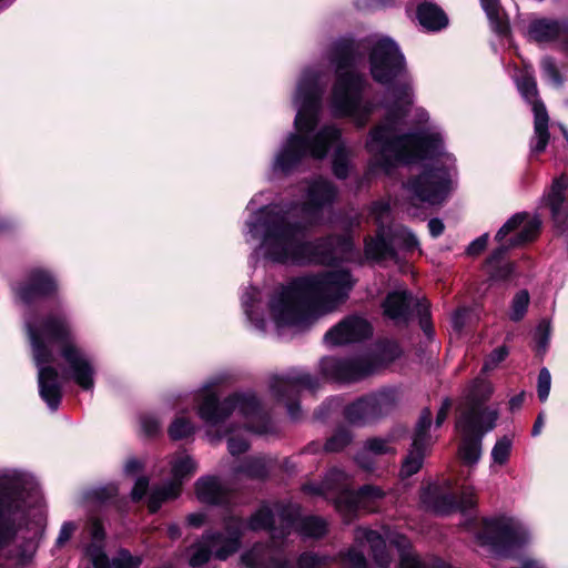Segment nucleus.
Segmentation results:
<instances>
[{"mask_svg":"<svg viewBox=\"0 0 568 568\" xmlns=\"http://www.w3.org/2000/svg\"><path fill=\"white\" fill-rule=\"evenodd\" d=\"M142 559L138 556H133L130 550L121 548L118 552V557L113 559L114 568H140Z\"/></svg>","mask_w":568,"mask_h":568,"instance_id":"59","label":"nucleus"},{"mask_svg":"<svg viewBox=\"0 0 568 568\" xmlns=\"http://www.w3.org/2000/svg\"><path fill=\"white\" fill-rule=\"evenodd\" d=\"M275 528V515L272 508L263 503L247 519L246 529L251 531L273 530Z\"/></svg>","mask_w":568,"mask_h":568,"instance_id":"38","label":"nucleus"},{"mask_svg":"<svg viewBox=\"0 0 568 568\" xmlns=\"http://www.w3.org/2000/svg\"><path fill=\"white\" fill-rule=\"evenodd\" d=\"M239 473L250 479L265 480L270 476V468L264 457H247L239 467Z\"/></svg>","mask_w":568,"mask_h":568,"instance_id":"39","label":"nucleus"},{"mask_svg":"<svg viewBox=\"0 0 568 568\" xmlns=\"http://www.w3.org/2000/svg\"><path fill=\"white\" fill-rule=\"evenodd\" d=\"M416 18L428 31H439L447 27L448 17L445 11L433 2H422L416 8Z\"/></svg>","mask_w":568,"mask_h":568,"instance_id":"32","label":"nucleus"},{"mask_svg":"<svg viewBox=\"0 0 568 568\" xmlns=\"http://www.w3.org/2000/svg\"><path fill=\"white\" fill-rule=\"evenodd\" d=\"M24 499L26 486L20 477H0V550L18 536L17 517L23 510Z\"/></svg>","mask_w":568,"mask_h":568,"instance_id":"11","label":"nucleus"},{"mask_svg":"<svg viewBox=\"0 0 568 568\" xmlns=\"http://www.w3.org/2000/svg\"><path fill=\"white\" fill-rule=\"evenodd\" d=\"M566 184L555 180L549 192L545 195V206L549 209L554 226L564 233L568 231V197L565 194Z\"/></svg>","mask_w":568,"mask_h":568,"instance_id":"28","label":"nucleus"},{"mask_svg":"<svg viewBox=\"0 0 568 568\" xmlns=\"http://www.w3.org/2000/svg\"><path fill=\"white\" fill-rule=\"evenodd\" d=\"M389 131L387 125H374L366 141V149L374 155L376 166L387 173L415 160L442 155L444 142L439 133L409 132L389 136Z\"/></svg>","mask_w":568,"mask_h":568,"instance_id":"3","label":"nucleus"},{"mask_svg":"<svg viewBox=\"0 0 568 568\" xmlns=\"http://www.w3.org/2000/svg\"><path fill=\"white\" fill-rule=\"evenodd\" d=\"M392 237L394 246H398L407 253H412L419 248V241L417 236L405 226L394 227L392 226Z\"/></svg>","mask_w":568,"mask_h":568,"instance_id":"41","label":"nucleus"},{"mask_svg":"<svg viewBox=\"0 0 568 568\" xmlns=\"http://www.w3.org/2000/svg\"><path fill=\"white\" fill-rule=\"evenodd\" d=\"M365 448L376 456L396 453L395 448L388 445V440L381 437L368 438L365 442Z\"/></svg>","mask_w":568,"mask_h":568,"instance_id":"60","label":"nucleus"},{"mask_svg":"<svg viewBox=\"0 0 568 568\" xmlns=\"http://www.w3.org/2000/svg\"><path fill=\"white\" fill-rule=\"evenodd\" d=\"M423 506L436 515H450L456 511H467L476 506L473 493L462 491L460 495L444 491L438 485H429L420 491Z\"/></svg>","mask_w":568,"mask_h":568,"instance_id":"16","label":"nucleus"},{"mask_svg":"<svg viewBox=\"0 0 568 568\" xmlns=\"http://www.w3.org/2000/svg\"><path fill=\"white\" fill-rule=\"evenodd\" d=\"M530 41L536 43H552L568 36V19L536 18L527 29Z\"/></svg>","mask_w":568,"mask_h":568,"instance_id":"25","label":"nucleus"},{"mask_svg":"<svg viewBox=\"0 0 568 568\" xmlns=\"http://www.w3.org/2000/svg\"><path fill=\"white\" fill-rule=\"evenodd\" d=\"M388 88V92L393 97L394 103H400V105H406L410 109L413 105V89L409 83L407 82H400V83H394L392 84H385Z\"/></svg>","mask_w":568,"mask_h":568,"instance_id":"51","label":"nucleus"},{"mask_svg":"<svg viewBox=\"0 0 568 568\" xmlns=\"http://www.w3.org/2000/svg\"><path fill=\"white\" fill-rule=\"evenodd\" d=\"M410 109L406 105H400V103L390 102L386 105V114H385V123H379L378 125H387L390 128L389 136H396L395 125L406 118L409 113Z\"/></svg>","mask_w":568,"mask_h":568,"instance_id":"49","label":"nucleus"},{"mask_svg":"<svg viewBox=\"0 0 568 568\" xmlns=\"http://www.w3.org/2000/svg\"><path fill=\"white\" fill-rule=\"evenodd\" d=\"M355 540L359 544H367L375 562L385 566L388 562L386 541L381 532L371 528H357Z\"/></svg>","mask_w":568,"mask_h":568,"instance_id":"33","label":"nucleus"},{"mask_svg":"<svg viewBox=\"0 0 568 568\" xmlns=\"http://www.w3.org/2000/svg\"><path fill=\"white\" fill-rule=\"evenodd\" d=\"M529 302L530 296L527 290H520L519 292H517L513 297L510 305V321L520 322L528 311Z\"/></svg>","mask_w":568,"mask_h":568,"instance_id":"50","label":"nucleus"},{"mask_svg":"<svg viewBox=\"0 0 568 568\" xmlns=\"http://www.w3.org/2000/svg\"><path fill=\"white\" fill-rule=\"evenodd\" d=\"M323 90L320 75L315 71H305L298 81L296 98L301 101L294 125L295 134H311L317 126Z\"/></svg>","mask_w":568,"mask_h":568,"instance_id":"12","label":"nucleus"},{"mask_svg":"<svg viewBox=\"0 0 568 568\" xmlns=\"http://www.w3.org/2000/svg\"><path fill=\"white\" fill-rule=\"evenodd\" d=\"M551 387V375L548 368L542 367L538 373L537 396L544 403L547 400Z\"/></svg>","mask_w":568,"mask_h":568,"instance_id":"61","label":"nucleus"},{"mask_svg":"<svg viewBox=\"0 0 568 568\" xmlns=\"http://www.w3.org/2000/svg\"><path fill=\"white\" fill-rule=\"evenodd\" d=\"M59 283L48 270L32 268L26 280L17 287V296L24 305H32L37 301H58Z\"/></svg>","mask_w":568,"mask_h":568,"instance_id":"18","label":"nucleus"},{"mask_svg":"<svg viewBox=\"0 0 568 568\" xmlns=\"http://www.w3.org/2000/svg\"><path fill=\"white\" fill-rule=\"evenodd\" d=\"M367 80L356 70L336 72L332 88V108L338 118H351L357 128L367 125L373 105L364 101Z\"/></svg>","mask_w":568,"mask_h":568,"instance_id":"6","label":"nucleus"},{"mask_svg":"<svg viewBox=\"0 0 568 568\" xmlns=\"http://www.w3.org/2000/svg\"><path fill=\"white\" fill-rule=\"evenodd\" d=\"M488 398L489 393L481 396L471 393L466 408L456 420V428L460 433L458 455L466 466H474L480 460L483 439L496 427L498 412L485 405Z\"/></svg>","mask_w":568,"mask_h":568,"instance_id":"5","label":"nucleus"},{"mask_svg":"<svg viewBox=\"0 0 568 568\" xmlns=\"http://www.w3.org/2000/svg\"><path fill=\"white\" fill-rule=\"evenodd\" d=\"M244 528L246 524L243 518L227 514L223 517L224 532L205 530L203 538L212 544H220V548L215 550V558L219 560H226L230 556L237 552L242 546V538L244 536Z\"/></svg>","mask_w":568,"mask_h":568,"instance_id":"19","label":"nucleus"},{"mask_svg":"<svg viewBox=\"0 0 568 568\" xmlns=\"http://www.w3.org/2000/svg\"><path fill=\"white\" fill-rule=\"evenodd\" d=\"M361 498L357 491H346L336 499V508L346 515H355L361 506Z\"/></svg>","mask_w":568,"mask_h":568,"instance_id":"54","label":"nucleus"},{"mask_svg":"<svg viewBox=\"0 0 568 568\" xmlns=\"http://www.w3.org/2000/svg\"><path fill=\"white\" fill-rule=\"evenodd\" d=\"M324 377L338 383H356L371 376L374 364L366 358L324 357L320 364Z\"/></svg>","mask_w":568,"mask_h":568,"instance_id":"17","label":"nucleus"},{"mask_svg":"<svg viewBox=\"0 0 568 568\" xmlns=\"http://www.w3.org/2000/svg\"><path fill=\"white\" fill-rule=\"evenodd\" d=\"M491 30L499 38H509L511 36L510 22L507 13L504 10H500L494 14L487 17Z\"/></svg>","mask_w":568,"mask_h":568,"instance_id":"53","label":"nucleus"},{"mask_svg":"<svg viewBox=\"0 0 568 568\" xmlns=\"http://www.w3.org/2000/svg\"><path fill=\"white\" fill-rule=\"evenodd\" d=\"M26 327L38 367L39 395L51 410L59 408L63 397L58 368L52 365L57 358L51 346H58L59 356L64 362L63 366L59 365L64 377L73 379L83 390L94 387V366L78 345L71 320L60 305L36 323L28 322Z\"/></svg>","mask_w":568,"mask_h":568,"instance_id":"1","label":"nucleus"},{"mask_svg":"<svg viewBox=\"0 0 568 568\" xmlns=\"http://www.w3.org/2000/svg\"><path fill=\"white\" fill-rule=\"evenodd\" d=\"M197 500L210 506L227 507L230 505L229 490L216 476H202L194 483Z\"/></svg>","mask_w":568,"mask_h":568,"instance_id":"29","label":"nucleus"},{"mask_svg":"<svg viewBox=\"0 0 568 568\" xmlns=\"http://www.w3.org/2000/svg\"><path fill=\"white\" fill-rule=\"evenodd\" d=\"M417 315L419 318V326L425 333L426 336H430L434 333L433 324H432V314L429 310V305L424 304L422 302H417Z\"/></svg>","mask_w":568,"mask_h":568,"instance_id":"62","label":"nucleus"},{"mask_svg":"<svg viewBox=\"0 0 568 568\" xmlns=\"http://www.w3.org/2000/svg\"><path fill=\"white\" fill-rule=\"evenodd\" d=\"M257 225L263 229L265 257L274 263L329 264L335 258L334 247L328 239L304 241L308 231L305 222L292 221L284 211L263 206Z\"/></svg>","mask_w":568,"mask_h":568,"instance_id":"2","label":"nucleus"},{"mask_svg":"<svg viewBox=\"0 0 568 568\" xmlns=\"http://www.w3.org/2000/svg\"><path fill=\"white\" fill-rule=\"evenodd\" d=\"M479 538L498 557L515 559L528 544L529 534L511 518L497 517L484 520Z\"/></svg>","mask_w":568,"mask_h":568,"instance_id":"10","label":"nucleus"},{"mask_svg":"<svg viewBox=\"0 0 568 568\" xmlns=\"http://www.w3.org/2000/svg\"><path fill=\"white\" fill-rule=\"evenodd\" d=\"M398 568H454L440 558H435L430 566H427L417 556L400 551Z\"/></svg>","mask_w":568,"mask_h":568,"instance_id":"47","label":"nucleus"},{"mask_svg":"<svg viewBox=\"0 0 568 568\" xmlns=\"http://www.w3.org/2000/svg\"><path fill=\"white\" fill-rule=\"evenodd\" d=\"M318 379L308 373L274 376L271 379L270 390L278 404L286 407L288 416L297 420L301 416L300 388L314 390L318 387Z\"/></svg>","mask_w":568,"mask_h":568,"instance_id":"15","label":"nucleus"},{"mask_svg":"<svg viewBox=\"0 0 568 568\" xmlns=\"http://www.w3.org/2000/svg\"><path fill=\"white\" fill-rule=\"evenodd\" d=\"M403 397L399 386H384L348 403L343 409L344 419L354 426H366L389 416Z\"/></svg>","mask_w":568,"mask_h":568,"instance_id":"7","label":"nucleus"},{"mask_svg":"<svg viewBox=\"0 0 568 568\" xmlns=\"http://www.w3.org/2000/svg\"><path fill=\"white\" fill-rule=\"evenodd\" d=\"M232 414L233 406L229 397L221 400L219 395L209 388L201 395L197 405V415L205 424L211 426L220 425Z\"/></svg>","mask_w":568,"mask_h":568,"instance_id":"23","label":"nucleus"},{"mask_svg":"<svg viewBox=\"0 0 568 568\" xmlns=\"http://www.w3.org/2000/svg\"><path fill=\"white\" fill-rule=\"evenodd\" d=\"M304 135L307 141V156L324 159L331 146L341 143L342 131L335 125L323 126L315 135Z\"/></svg>","mask_w":568,"mask_h":568,"instance_id":"31","label":"nucleus"},{"mask_svg":"<svg viewBox=\"0 0 568 568\" xmlns=\"http://www.w3.org/2000/svg\"><path fill=\"white\" fill-rule=\"evenodd\" d=\"M356 491L361 498V501L378 500V499L384 498V496H385V493L381 487L371 485V484L361 486Z\"/></svg>","mask_w":568,"mask_h":568,"instance_id":"64","label":"nucleus"},{"mask_svg":"<svg viewBox=\"0 0 568 568\" xmlns=\"http://www.w3.org/2000/svg\"><path fill=\"white\" fill-rule=\"evenodd\" d=\"M527 212H518L509 217L497 231L495 241L498 246L494 248L484 261L489 282H507L516 273L517 264L514 261L504 260L513 248L534 242L540 233V222L529 220Z\"/></svg>","mask_w":568,"mask_h":568,"instance_id":"4","label":"nucleus"},{"mask_svg":"<svg viewBox=\"0 0 568 568\" xmlns=\"http://www.w3.org/2000/svg\"><path fill=\"white\" fill-rule=\"evenodd\" d=\"M227 397L233 406V412L237 409L243 417L257 419L258 423L251 427L252 430L258 434L266 433L268 417L263 410L261 400L254 393L235 392L230 394Z\"/></svg>","mask_w":568,"mask_h":568,"instance_id":"24","label":"nucleus"},{"mask_svg":"<svg viewBox=\"0 0 568 568\" xmlns=\"http://www.w3.org/2000/svg\"><path fill=\"white\" fill-rule=\"evenodd\" d=\"M372 324L358 315H349L332 326L324 335V342L332 346H343L371 338Z\"/></svg>","mask_w":568,"mask_h":568,"instance_id":"20","label":"nucleus"},{"mask_svg":"<svg viewBox=\"0 0 568 568\" xmlns=\"http://www.w3.org/2000/svg\"><path fill=\"white\" fill-rule=\"evenodd\" d=\"M534 112V132L549 131V115L541 99H535L531 102Z\"/></svg>","mask_w":568,"mask_h":568,"instance_id":"55","label":"nucleus"},{"mask_svg":"<svg viewBox=\"0 0 568 568\" xmlns=\"http://www.w3.org/2000/svg\"><path fill=\"white\" fill-rule=\"evenodd\" d=\"M540 68L545 77H547L556 87L564 84V77L558 69L556 61L552 57H545L540 62Z\"/></svg>","mask_w":568,"mask_h":568,"instance_id":"57","label":"nucleus"},{"mask_svg":"<svg viewBox=\"0 0 568 568\" xmlns=\"http://www.w3.org/2000/svg\"><path fill=\"white\" fill-rule=\"evenodd\" d=\"M217 544H212L202 537L201 541H196L192 545L193 552L189 559V564L192 568H201L206 565L213 555V547Z\"/></svg>","mask_w":568,"mask_h":568,"instance_id":"42","label":"nucleus"},{"mask_svg":"<svg viewBox=\"0 0 568 568\" xmlns=\"http://www.w3.org/2000/svg\"><path fill=\"white\" fill-rule=\"evenodd\" d=\"M364 255L367 261L378 264L399 260L397 247L393 243L392 225L377 222L374 235L364 239Z\"/></svg>","mask_w":568,"mask_h":568,"instance_id":"21","label":"nucleus"},{"mask_svg":"<svg viewBox=\"0 0 568 568\" xmlns=\"http://www.w3.org/2000/svg\"><path fill=\"white\" fill-rule=\"evenodd\" d=\"M429 449V447L422 445L414 446L412 443L406 456L403 458L400 464V478L407 479L417 474L423 468L425 457L427 456Z\"/></svg>","mask_w":568,"mask_h":568,"instance_id":"34","label":"nucleus"},{"mask_svg":"<svg viewBox=\"0 0 568 568\" xmlns=\"http://www.w3.org/2000/svg\"><path fill=\"white\" fill-rule=\"evenodd\" d=\"M432 410L425 407L415 425L412 443L414 446L422 445L430 448V435L429 429L432 426Z\"/></svg>","mask_w":568,"mask_h":568,"instance_id":"40","label":"nucleus"},{"mask_svg":"<svg viewBox=\"0 0 568 568\" xmlns=\"http://www.w3.org/2000/svg\"><path fill=\"white\" fill-rule=\"evenodd\" d=\"M354 284L351 271L333 270L301 276L297 288L311 293L324 313L345 302Z\"/></svg>","mask_w":568,"mask_h":568,"instance_id":"8","label":"nucleus"},{"mask_svg":"<svg viewBox=\"0 0 568 568\" xmlns=\"http://www.w3.org/2000/svg\"><path fill=\"white\" fill-rule=\"evenodd\" d=\"M518 89L523 98L529 104H531L535 99H539L536 79L530 74H525L521 77L520 81L518 82Z\"/></svg>","mask_w":568,"mask_h":568,"instance_id":"58","label":"nucleus"},{"mask_svg":"<svg viewBox=\"0 0 568 568\" xmlns=\"http://www.w3.org/2000/svg\"><path fill=\"white\" fill-rule=\"evenodd\" d=\"M450 174L444 165L424 164L417 175H413L404 183L415 199L429 204L442 203L450 191Z\"/></svg>","mask_w":568,"mask_h":568,"instance_id":"13","label":"nucleus"},{"mask_svg":"<svg viewBox=\"0 0 568 568\" xmlns=\"http://www.w3.org/2000/svg\"><path fill=\"white\" fill-rule=\"evenodd\" d=\"M337 196L336 186L327 180L314 181L307 190L303 212L310 216H317L326 206H331Z\"/></svg>","mask_w":568,"mask_h":568,"instance_id":"26","label":"nucleus"},{"mask_svg":"<svg viewBox=\"0 0 568 568\" xmlns=\"http://www.w3.org/2000/svg\"><path fill=\"white\" fill-rule=\"evenodd\" d=\"M413 295L410 292H388L382 302L383 315L395 324L408 325L413 316Z\"/></svg>","mask_w":568,"mask_h":568,"instance_id":"27","label":"nucleus"},{"mask_svg":"<svg viewBox=\"0 0 568 568\" xmlns=\"http://www.w3.org/2000/svg\"><path fill=\"white\" fill-rule=\"evenodd\" d=\"M182 489L171 481L152 490L148 499V511L151 515L159 513L162 505L169 500L178 499Z\"/></svg>","mask_w":568,"mask_h":568,"instance_id":"36","label":"nucleus"},{"mask_svg":"<svg viewBox=\"0 0 568 568\" xmlns=\"http://www.w3.org/2000/svg\"><path fill=\"white\" fill-rule=\"evenodd\" d=\"M513 440L509 436L504 435L498 438L491 449V458L498 465H505L510 457Z\"/></svg>","mask_w":568,"mask_h":568,"instance_id":"52","label":"nucleus"},{"mask_svg":"<svg viewBox=\"0 0 568 568\" xmlns=\"http://www.w3.org/2000/svg\"><path fill=\"white\" fill-rule=\"evenodd\" d=\"M307 158V141L303 134L290 133L281 150L274 158L272 170L288 175Z\"/></svg>","mask_w":568,"mask_h":568,"instance_id":"22","label":"nucleus"},{"mask_svg":"<svg viewBox=\"0 0 568 568\" xmlns=\"http://www.w3.org/2000/svg\"><path fill=\"white\" fill-rule=\"evenodd\" d=\"M327 556H322L311 550L301 552L296 559L297 568H322L327 566Z\"/></svg>","mask_w":568,"mask_h":568,"instance_id":"56","label":"nucleus"},{"mask_svg":"<svg viewBox=\"0 0 568 568\" xmlns=\"http://www.w3.org/2000/svg\"><path fill=\"white\" fill-rule=\"evenodd\" d=\"M38 550V542L33 537L23 538L16 548V565L18 567H26L32 560Z\"/></svg>","mask_w":568,"mask_h":568,"instance_id":"48","label":"nucleus"},{"mask_svg":"<svg viewBox=\"0 0 568 568\" xmlns=\"http://www.w3.org/2000/svg\"><path fill=\"white\" fill-rule=\"evenodd\" d=\"M332 172L338 180H345L349 175V160L347 148L338 143L332 156Z\"/></svg>","mask_w":568,"mask_h":568,"instance_id":"43","label":"nucleus"},{"mask_svg":"<svg viewBox=\"0 0 568 568\" xmlns=\"http://www.w3.org/2000/svg\"><path fill=\"white\" fill-rule=\"evenodd\" d=\"M295 530L305 538L322 539L328 532V524L321 516L305 515L298 519Z\"/></svg>","mask_w":568,"mask_h":568,"instance_id":"35","label":"nucleus"},{"mask_svg":"<svg viewBox=\"0 0 568 568\" xmlns=\"http://www.w3.org/2000/svg\"><path fill=\"white\" fill-rule=\"evenodd\" d=\"M150 486V478L148 476H140L130 493V498L133 503H140L146 495Z\"/></svg>","mask_w":568,"mask_h":568,"instance_id":"63","label":"nucleus"},{"mask_svg":"<svg viewBox=\"0 0 568 568\" xmlns=\"http://www.w3.org/2000/svg\"><path fill=\"white\" fill-rule=\"evenodd\" d=\"M195 426L190 418L184 416H176L168 428L169 437L174 440H182L193 436Z\"/></svg>","mask_w":568,"mask_h":568,"instance_id":"45","label":"nucleus"},{"mask_svg":"<svg viewBox=\"0 0 568 568\" xmlns=\"http://www.w3.org/2000/svg\"><path fill=\"white\" fill-rule=\"evenodd\" d=\"M369 72L378 84L392 82L406 71V61L397 43L384 38L378 40L368 54Z\"/></svg>","mask_w":568,"mask_h":568,"instance_id":"14","label":"nucleus"},{"mask_svg":"<svg viewBox=\"0 0 568 568\" xmlns=\"http://www.w3.org/2000/svg\"><path fill=\"white\" fill-rule=\"evenodd\" d=\"M119 495L116 484L110 483L101 487L87 489L83 493V500L91 506H104L114 500Z\"/></svg>","mask_w":568,"mask_h":568,"instance_id":"37","label":"nucleus"},{"mask_svg":"<svg viewBox=\"0 0 568 568\" xmlns=\"http://www.w3.org/2000/svg\"><path fill=\"white\" fill-rule=\"evenodd\" d=\"M328 55L336 72L351 71L358 57V44L353 37L338 38L331 44Z\"/></svg>","mask_w":568,"mask_h":568,"instance_id":"30","label":"nucleus"},{"mask_svg":"<svg viewBox=\"0 0 568 568\" xmlns=\"http://www.w3.org/2000/svg\"><path fill=\"white\" fill-rule=\"evenodd\" d=\"M196 471V464L190 456H185L172 466V479L171 483L179 485L182 489L183 480L191 477Z\"/></svg>","mask_w":568,"mask_h":568,"instance_id":"46","label":"nucleus"},{"mask_svg":"<svg viewBox=\"0 0 568 568\" xmlns=\"http://www.w3.org/2000/svg\"><path fill=\"white\" fill-rule=\"evenodd\" d=\"M353 440V434L344 426L337 427L326 439L324 450L327 453H338L346 448Z\"/></svg>","mask_w":568,"mask_h":568,"instance_id":"44","label":"nucleus"},{"mask_svg":"<svg viewBox=\"0 0 568 568\" xmlns=\"http://www.w3.org/2000/svg\"><path fill=\"white\" fill-rule=\"evenodd\" d=\"M301 276L294 278L271 304V313L277 326H298L317 318L323 312L311 293L298 291Z\"/></svg>","mask_w":568,"mask_h":568,"instance_id":"9","label":"nucleus"}]
</instances>
